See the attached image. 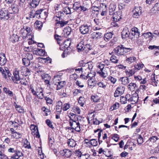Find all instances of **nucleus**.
<instances>
[{"label":"nucleus","mask_w":159,"mask_h":159,"mask_svg":"<svg viewBox=\"0 0 159 159\" xmlns=\"http://www.w3.org/2000/svg\"><path fill=\"white\" fill-rule=\"evenodd\" d=\"M30 15L32 18H36L38 19H44L45 20L48 16V13L43 9L35 11L32 10L30 12Z\"/></svg>","instance_id":"nucleus-1"},{"label":"nucleus","mask_w":159,"mask_h":159,"mask_svg":"<svg viewBox=\"0 0 159 159\" xmlns=\"http://www.w3.org/2000/svg\"><path fill=\"white\" fill-rule=\"evenodd\" d=\"M7 152L10 153H14L10 157L11 159H19L23 156V154L22 152L18 149L17 147L15 146L9 148Z\"/></svg>","instance_id":"nucleus-2"},{"label":"nucleus","mask_w":159,"mask_h":159,"mask_svg":"<svg viewBox=\"0 0 159 159\" xmlns=\"http://www.w3.org/2000/svg\"><path fill=\"white\" fill-rule=\"evenodd\" d=\"M107 11V8L106 4L101 3L100 4L99 7H95L93 8L92 12L95 13L97 15L100 12L101 15L104 16L106 14Z\"/></svg>","instance_id":"nucleus-3"},{"label":"nucleus","mask_w":159,"mask_h":159,"mask_svg":"<svg viewBox=\"0 0 159 159\" xmlns=\"http://www.w3.org/2000/svg\"><path fill=\"white\" fill-rule=\"evenodd\" d=\"M60 76L57 75H55L53 78V82L55 83V85L56 86V90H58L64 87L66 84L65 81H60Z\"/></svg>","instance_id":"nucleus-4"},{"label":"nucleus","mask_w":159,"mask_h":159,"mask_svg":"<svg viewBox=\"0 0 159 159\" xmlns=\"http://www.w3.org/2000/svg\"><path fill=\"white\" fill-rule=\"evenodd\" d=\"M14 14L12 12H8V10L4 8H2L0 11V18L6 20L12 19L13 17Z\"/></svg>","instance_id":"nucleus-5"},{"label":"nucleus","mask_w":159,"mask_h":159,"mask_svg":"<svg viewBox=\"0 0 159 159\" xmlns=\"http://www.w3.org/2000/svg\"><path fill=\"white\" fill-rule=\"evenodd\" d=\"M29 88L33 95L35 96L37 95L38 94L42 93L43 92L42 88L36 84L30 85Z\"/></svg>","instance_id":"nucleus-6"},{"label":"nucleus","mask_w":159,"mask_h":159,"mask_svg":"<svg viewBox=\"0 0 159 159\" xmlns=\"http://www.w3.org/2000/svg\"><path fill=\"white\" fill-rule=\"evenodd\" d=\"M69 124L71 127H73L75 129V131L80 133L81 131L80 125L78 120H74L70 117Z\"/></svg>","instance_id":"nucleus-7"},{"label":"nucleus","mask_w":159,"mask_h":159,"mask_svg":"<svg viewBox=\"0 0 159 159\" xmlns=\"http://www.w3.org/2000/svg\"><path fill=\"white\" fill-rule=\"evenodd\" d=\"M21 33L23 31V33H27L26 37L28 40H33L34 39L33 35L30 33L32 30L30 27L27 26L24 27L21 29Z\"/></svg>","instance_id":"nucleus-8"},{"label":"nucleus","mask_w":159,"mask_h":159,"mask_svg":"<svg viewBox=\"0 0 159 159\" xmlns=\"http://www.w3.org/2000/svg\"><path fill=\"white\" fill-rule=\"evenodd\" d=\"M13 76L11 77V79L14 84H18V81H20V77L19 75V71L16 69L13 72Z\"/></svg>","instance_id":"nucleus-9"},{"label":"nucleus","mask_w":159,"mask_h":159,"mask_svg":"<svg viewBox=\"0 0 159 159\" xmlns=\"http://www.w3.org/2000/svg\"><path fill=\"white\" fill-rule=\"evenodd\" d=\"M119 13V15L116 16L115 14V16L113 17L114 19L113 22L111 23V25L113 27H118L119 22V21L120 19H121V12L120 11H117V14Z\"/></svg>","instance_id":"nucleus-10"},{"label":"nucleus","mask_w":159,"mask_h":159,"mask_svg":"<svg viewBox=\"0 0 159 159\" xmlns=\"http://www.w3.org/2000/svg\"><path fill=\"white\" fill-rule=\"evenodd\" d=\"M123 49V45H120L114 48L111 53H114L118 56L123 55H124Z\"/></svg>","instance_id":"nucleus-11"},{"label":"nucleus","mask_w":159,"mask_h":159,"mask_svg":"<svg viewBox=\"0 0 159 159\" xmlns=\"http://www.w3.org/2000/svg\"><path fill=\"white\" fill-rule=\"evenodd\" d=\"M121 34L123 39H126L128 38L129 39H132V37L128 28H125L123 29Z\"/></svg>","instance_id":"nucleus-12"},{"label":"nucleus","mask_w":159,"mask_h":159,"mask_svg":"<svg viewBox=\"0 0 159 159\" xmlns=\"http://www.w3.org/2000/svg\"><path fill=\"white\" fill-rule=\"evenodd\" d=\"M57 43L60 46L65 49H66L70 45L71 43V40H57Z\"/></svg>","instance_id":"nucleus-13"},{"label":"nucleus","mask_w":159,"mask_h":159,"mask_svg":"<svg viewBox=\"0 0 159 159\" xmlns=\"http://www.w3.org/2000/svg\"><path fill=\"white\" fill-rule=\"evenodd\" d=\"M90 28V25L87 24H84L80 27V33L83 34L88 33Z\"/></svg>","instance_id":"nucleus-14"},{"label":"nucleus","mask_w":159,"mask_h":159,"mask_svg":"<svg viewBox=\"0 0 159 159\" xmlns=\"http://www.w3.org/2000/svg\"><path fill=\"white\" fill-rule=\"evenodd\" d=\"M30 128L32 131V134L34 135L35 137L39 138L40 137V135L37 126L34 125H30Z\"/></svg>","instance_id":"nucleus-15"},{"label":"nucleus","mask_w":159,"mask_h":159,"mask_svg":"<svg viewBox=\"0 0 159 159\" xmlns=\"http://www.w3.org/2000/svg\"><path fill=\"white\" fill-rule=\"evenodd\" d=\"M141 7H135L132 11L133 16L134 18H137L142 14Z\"/></svg>","instance_id":"nucleus-16"},{"label":"nucleus","mask_w":159,"mask_h":159,"mask_svg":"<svg viewBox=\"0 0 159 159\" xmlns=\"http://www.w3.org/2000/svg\"><path fill=\"white\" fill-rule=\"evenodd\" d=\"M11 123L14 125L15 128H17L20 126L21 125L23 124V121L22 119L18 118H15L14 121L11 120L10 121Z\"/></svg>","instance_id":"nucleus-17"},{"label":"nucleus","mask_w":159,"mask_h":159,"mask_svg":"<svg viewBox=\"0 0 159 159\" xmlns=\"http://www.w3.org/2000/svg\"><path fill=\"white\" fill-rule=\"evenodd\" d=\"M96 73L93 70L87 71V75H81L80 77L81 78L86 80L89 78H92L95 76Z\"/></svg>","instance_id":"nucleus-18"},{"label":"nucleus","mask_w":159,"mask_h":159,"mask_svg":"<svg viewBox=\"0 0 159 159\" xmlns=\"http://www.w3.org/2000/svg\"><path fill=\"white\" fill-rule=\"evenodd\" d=\"M20 71L23 75L27 76L30 75V70L26 66L21 67Z\"/></svg>","instance_id":"nucleus-19"},{"label":"nucleus","mask_w":159,"mask_h":159,"mask_svg":"<svg viewBox=\"0 0 159 159\" xmlns=\"http://www.w3.org/2000/svg\"><path fill=\"white\" fill-rule=\"evenodd\" d=\"M132 36V39L134 38L136 39L138 38L139 37V33L138 31V29L136 27H134L131 29V33Z\"/></svg>","instance_id":"nucleus-20"},{"label":"nucleus","mask_w":159,"mask_h":159,"mask_svg":"<svg viewBox=\"0 0 159 159\" xmlns=\"http://www.w3.org/2000/svg\"><path fill=\"white\" fill-rule=\"evenodd\" d=\"M124 91L123 87H118L114 93V96L115 97H118L123 93Z\"/></svg>","instance_id":"nucleus-21"},{"label":"nucleus","mask_w":159,"mask_h":159,"mask_svg":"<svg viewBox=\"0 0 159 159\" xmlns=\"http://www.w3.org/2000/svg\"><path fill=\"white\" fill-rule=\"evenodd\" d=\"M139 99L138 94L135 93L131 96V99H129V102H132L131 104H134L137 103Z\"/></svg>","instance_id":"nucleus-22"},{"label":"nucleus","mask_w":159,"mask_h":159,"mask_svg":"<svg viewBox=\"0 0 159 159\" xmlns=\"http://www.w3.org/2000/svg\"><path fill=\"white\" fill-rule=\"evenodd\" d=\"M142 36L143 37V39H148V40L154 39L156 38L155 36L152 35V33L150 32L144 33L143 34Z\"/></svg>","instance_id":"nucleus-23"},{"label":"nucleus","mask_w":159,"mask_h":159,"mask_svg":"<svg viewBox=\"0 0 159 159\" xmlns=\"http://www.w3.org/2000/svg\"><path fill=\"white\" fill-rule=\"evenodd\" d=\"M158 139V138L157 136H152L146 142V144L149 146H151L152 143H155Z\"/></svg>","instance_id":"nucleus-24"},{"label":"nucleus","mask_w":159,"mask_h":159,"mask_svg":"<svg viewBox=\"0 0 159 159\" xmlns=\"http://www.w3.org/2000/svg\"><path fill=\"white\" fill-rule=\"evenodd\" d=\"M7 59L4 53L1 52L0 53V65L3 66L5 65Z\"/></svg>","instance_id":"nucleus-25"},{"label":"nucleus","mask_w":159,"mask_h":159,"mask_svg":"<svg viewBox=\"0 0 159 159\" xmlns=\"http://www.w3.org/2000/svg\"><path fill=\"white\" fill-rule=\"evenodd\" d=\"M116 8V6L113 4H111L109 7V14L110 15H113V16H115V14L116 16L119 15V13L116 14L115 13V9ZM117 12H116L117 13Z\"/></svg>","instance_id":"nucleus-26"},{"label":"nucleus","mask_w":159,"mask_h":159,"mask_svg":"<svg viewBox=\"0 0 159 159\" xmlns=\"http://www.w3.org/2000/svg\"><path fill=\"white\" fill-rule=\"evenodd\" d=\"M102 37V34L99 32H94L91 34V38L93 39H100Z\"/></svg>","instance_id":"nucleus-27"},{"label":"nucleus","mask_w":159,"mask_h":159,"mask_svg":"<svg viewBox=\"0 0 159 159\" xmlns=\"http://www.w3.org/2000/svg\"><path fill=\"white\" fill-rule=\"evenodd\" d=\"M42 79L44 80V82L47 84H49L51 77L48 74H44L42 75Z\"/></svg>","instance_id":"nucleus-28"},{"label":"nucleus","mask_w":159,"mask_h":159,"mask_svg":"<svg viewBox=\"0 0 159 159\" xmlns=\"http://www.w3.org/2000/svg\"><path fill=\"white\" fill-rule=\"evenodd\" d=\"M136 72V71H135V69L133 68L130 70L129 69L128 70H126L125 71V73L127 77L132 76Z\"/></svg>","instance_id":"nucleus-29"},{"label":"nucleus","mask_w":159,"mask_h":159,"mask_svg":"<svg viewBox=\"0 0 159 159\" xmlns=\"http://www.w3.org/2000/svg\"><path fill=\"white\" fill-rule=\"evenodd\" d=\"M35 28L38 30H41L43 26V23L41 21L36 20L34 24Z\"/></svg>","instance_id":"nucleus-30"},{"label":"nucleus","mask_w":159,"mask_h":159,"mask_svg":"<svg viewBox=\"0 0 159 159\" xmlns=\"http://www.w3.org/2000/svg\"><path fill=\"white\" fill-rule=\"evenodd\" d=\"M67 143L69 147L71 148L75 147L76 144V142L72 139H68Z\"/></svg>","instance_id":"nucleus-31"},{"label":"nucleus","mask_w":159,"mask_h":159,"mask_svg":"<svg viewBox=\"0 0 159 159\" xmlns=\"http://www.w3.org/2000/svg\"><path fill=\"white\" fill-rule=\"evenodd\" d=\"M119 81L121 82V84L124 85H126L129 83V79L126 77H121L119 80Z\"/></svg>","instance_id":"nucleus-32"},{"label":"nucleus","mask_w":159,"mask_h":159,"mask_svg":"<svg viewBox=\"0 0 159 159\" xmlns=\"http://www.w3.org/2000/svg\"><path fill=\"white\" fill-rule=\"evenodd\" d=\"M64 37H67L70 34L71 31V29L70 27L67 26L63 30Z\"/></svg>","instance_id":"nucleus-33"},{"label":"nucleus","mask_w":159,"mask_h":159,"mask_svg":"<svg viewBox=\"0 0 159 159\" xmlns=\"http://www.w3.org/2000/svg\"><path fill=\"white\" fill-rule=\"evenodd\" d=\"M30 5L33 8L36 7L39 4L40 0H30Z\"/></svg>","instance_id":"nucleus-34"},{"label":"nucleus","mask_w":159,"mask_h":159,"mask_svg":"<svg viewBox=\"0 0 159 159\" xmlns=\"http://www.w3.org/2000/svg\"><path fill=\"white\" fill-rule=\"evenodd\" d=\"M62 152L61 154L66 157H69L71 155V152L69 149H63Z\"/></svg>","instance_id":"nucleus-35"},{"label":"nucleus","mask_w":159,"mask_h":159,"mask_svg":"<svg viewBox=\"0 0 159 159\" xmlns=\"http://www.w3.org/2000/svg\"><path fill=\"white\" fill-rule=\"evenodd\" d=\"M88 87L92 89L95 86L96 83L94 80L90 78L88 81Z\"/></svg>","instance_id":"nucleus-36"},{"label":"nucleus","mask_w":159,"mask_h":159,"mask_svg":"<svg viewBox=\"0 0 159 159\" xmlns=\"http://www.w3.org/2000/svg\"><path fill=\"white\" fill-rule=\"evenodd\" d=\"M93 21L97 25L95 28V30H99L102 28V26L101 25L99 19H94Z\"/></svg>","instance_id":"nucleus-37"},{"label":"nucleus","mask_w":159,"mask_h":159,"mask_svg":"<svg viewBox=\"0 0 159 159\" xmlns=\"http://www.w3.org/2000/svg\"><path fill=\"white\" fill-rule=\"evenodd\" d=\"M15 107L16 110L19 113L23 114L25 113L24 110L21 106L16 104Z\"/></svg>","instance_id":"nucleus-38"},{"label":"nucleus","mask_w":159,"mask_h":159,"mask_svg":"<svg viewBox=\"0 0 159 159\" xmlns=\"http://www.w3.org/2000/svg\"><path fill=\"white\" fill-rule=\"evenodd\" d=\"M62 103L61 101H58L57 105L56 106V111L58 112H61V111Z\"/></svg>","instance_id":"nucleus-39"},{"label":"nucleus","mask_w":159,"mask_h":159,"mask_svg":"<svg viewBox=\"0 0 159 159\" xmlns=\"http://www.w3.org/2000/svg\"><path fill=\"white\" fill-rule=\"evenodd\" d=\"M4 92L7 94L9 96L12 97L13 96V93L12 91H10L9 89L6 87H4L3 89Z\"/></svg>","instance_id":"nucleus-40"},{"label":"nucleus","mask_w":159,"mask_h":159,"mask_svg":"<svg viewBox=\"0 0 159 159\" xmlns=\"http://www.w3.org/2000/svg\"><path fill=\"white\" fill-rule=\"evenodd\" d=\"M78 102L81 107H84V106L85 102V98L83 97H80L79 98Z\"/></svg>","instance_id":"nucleus-41"},{"label":"nucleus","mask_w":159,"mask_h":159,"mask_svg":"<svg viewBox=\"0 0 159 159\" xmlns=\"http://www.w3.org/2000/svg\"><path fill=\"white\" fill-rule=\"evenodd\" d=\"M0 71L2 73L3 77L5 79H7V72H9V70H4L2 67H0Z\"/></svg>","instance_id":"nucleus-42"},{"label":"nucleus","mask_w":159,"mask_h":159,"mask_svg":"<svg viewBox=\"0 0 159 159\" xmlns=\"http://www.w3.org/2000/svg\"><path fill=\"white\" fill-rule=\"evenodd\" d=\"M54 139L52 134H49L48 136V143L49 146H52L54 142Z\"/></svg>","instance_id":"nucleus-43"},{"label":"nucleus","mask_w":159,"mask_h":159,"mask_svg":"<svg viewBox=\"0 0 159 159\" xmlns=\"http://www.w3.org/2000/svg\"><path fill=\"white\" fill-rule=\"evenodd\" d=\"M136 86V84L134 83H130L128 86V88L131 91H134Z\"/></svg>","instance_id":"nucleus-44"},{"label":"nucleus","mask_w":159,"mask_h":159,"mask_svg":"<svg viewBox=\"0 0 159 159\" xmlns=\"http://www.w3.org/2000/svg\"><path fill=\"white\" fill-rule=\"evenodd\" d=\"M72 111L75 114H80L81 110L77 106H74L73 107Z\"/></svg>","instance_id":"nucleus-45"},{"label":"nucleus","mask_w":159,"mask_h":159,"mask_svg":"<svg viewBox=\"0 0 159 159\" xmlns=\"http://www.w3.org/2000/svg\"><path fill=\"white\" fill-rule=\"evenodd\" d=\"M136 60V58L134 57H127L126 62L129 64H130L134 61H135Z\"/></svg>","instance_id":"nucleus-46"},{"label":"nucleus","mask_w":159,"mask_h":159,"mask_svg":"<svg viewBox=\"0 0 159 159\" xmlns=\"http://www.w3.org/2000/svg\"><path fill=\"white\" fill-rule=\"evenodd\" d=\"M22 134L19 132H16L13 135H11V137L12 138H15L18 139L21 138Z\"/></svg>","instance_id":"nucleus-47"},{"label":"nucleus","mask_w":159,"mask_h":159,"mask_svg":"<svg viewBox=\"0 0 159 159\" xmlns=\"http://www.w3.org/2000/svg\"><path fill=\"white\" fill-rule=\"evenodd\" d=\"M70 107V104L69 103H66L62 105L63 111H66Z\"/></svg>","instance_id":"nucleus-48"},{"label":"nucleus","mask_w":159,"mask_h":159,"mask_svg":"<svg viewBox=\"0 0 159 159\" xmlns=\"http://www.w3.org/2000/svg\"><path fill=\"white\" fill-rule=\"evenodd\" d=\"M56 20L57 21V22H56V24H59L61 27L64 26L66 25L68 23V21H65L63 20L60 21V20L58 19Z\"/></svg>","instance_id":"nucleus-49"},{"label":"nucleus","mask_w":159,"mask_h":159,"mask_svg":"<svg viewBox=\"0 0 159 159\" xmlns=\"http://www.w3.org/2000/svg\"><path fill=\"white\" fill-rule=\"evenodd\" d=\"M62 11L64 14L66 15L70 14L71 13L70 7H66L63 8Z\"/></svg>","instance_id":"nucleus-50"},{"label":"nucleus","mask_w":159,"mask_h":159,"mask_svg":"<svg viewBox=\"0 0 159 159\" xmlns=\"http://www.w3.org/2000/svg\"><path fill=\"white\" fill-rule=\"evenodd\" d=\"M19 81V83L21 85H23L25 86H26L28 85V81L25 78H20Z\"/></svg>","instance_id":"nucleus-51"},{"label":"nucleus","mask_w":159,"mask_h":159,"mask_svg":"<svg viewBox=\"0 0 159 159\" xmlns=\"http://www.w3.org/2000/svg\"><path fill=\"white\" fill-rule=\"evenodd\" d=\"M42 110L45 112V114L44 116H47L50 115L51 113L50 110L47 109L45 107H43L42 108Z\"/></svg>","instance_id":"nucleus-52"},{"label":"nucleus","mask_w":159,"mask_h":159,"mask_svg":"<svg viewBox=\"0 0 159 159\" xmlns=\"http://www.w3.org/2000/svg\"><path fill=\"white\" fill-rule=\"evenodd\" d=\"M64 13L63 12L61 11H59L58 12L57 16L56 17H54V19H55L56 18H58L59 20H60L61 19H62V18L64 16Z\"/></svg>","instance_id":"nucleus-53"},{"label":"nucleus","mask_w":159,"mask_h":159,"mask_svg":"<svg viewBox=\"0 0 159 159\" xmlns=\"http://www.w3.org/2000/svg\"><path fill=\"white\" fill-rule=\"evenodd\" d=\"M144 66V65L143 64H138L135 65L134 68L133 69H135V71H137V70H140L141 68H143Z\"/></svg>","instance_id":"nucleus-54"},{"label":"nucleus","mask_w":159,"mask_h":159,"mask_svg":"<svg viewBox=\"0 0 159 159\" xmlns=\"http://www.w3.org/2000/svg\"><path fill=\"white\" fill-rule=\"evenodd\" d=\"M110 60L112 62L114 63H117L118 61L117 57L113 55L111 57Z\"/></svg>","instance_id":"nucleus-55"},{"label":"nucleus","mask_w":159,"mask_h":159,"mask_svg":"<svg viewBox=\"0 0 159 159\" xmlns=\"http://www.w3.org/2000/svg\"><path fill=\"white\" fill-rule=\"evenodd\" d=\"M83 43L82 41H81L77 45V48L79 52L81 51L83 49L84 46V45L83 44Z\"/></svg>","instance_id":"nucleus-56"},{"label":"nucleus","mask_w":159,"mask_h":159,"mask_svg":"<svg viewBox=\"0 0 159 159\" xmlns=\"http://www.w3.org/2000/svg\"><path fill=\"white\" fill-rule=\"evenodd\" d=\"M23 63L24 65L26 66H28L30 65V60L27 58H23L22 59Z\"/></svg>","instance_id":"nucleus-57"},{"label":"nucleus","mask_w":159,"mask_h":159,"mask_svg":"<svg viewBox=\"0 0 159 159\" xmlns=\"http://www.w3.org/2000/svg\"><path fill=\"white\" fill-rule=\"evenodd\" d=\"M86 66L87 67V68L85 69V71H91L93 68V66L92 63H88L86 64Z\"/></svg>","instance_id":"nucleus-58"},{"label":"nucleus","mask_w":159,"mask_h":159,"mask_svg":"<svg viewBox=\"0 0 159 159\" xmlns=\"http://www.w3.org/2000/svg\"><path fill=\"white\" fill-rule=\"evenodd\" d=\"M24 146L25 148L28 149L31 148L30 143L27 139H25L24 141Z\"/></svg>","instance_id":"nucleus-59"},{"label":"nucleus","mask_w":159,"mask_h":159,"mask_svg":"<svg viewBox=\"0 0 159 159\" xmlns=\"http://www.w3.org/2000/svg\"><path fill=\"white\" fill-rule=\"evenodd\" d=\"M79 155L78 156L79 157V159H87L88 155L87 154L84 155L82 154V153L81 152H79Z\"/></svg>","instance_id":"nucleus-60"},{"label":"nucleus","mask_w":159,"mask_h":159,"mask_svg":"<svg viewBox=\"0 0 159 159\" xmlns=\"http://www.w3.org/2000/svg\"><path fill=\"white\" fill-rule=\"evenodd\" d=\"M113 35L111 32L105 34L104 37L107 40H108L111 38Z\"/></svg>","instance_id":"nucleus-61"},{"label":"nucleus","mask_w":159,"mask_h":159,"mask_svg":"<svg viewBox=\"0 0 159 159\" xmlns=\"http://www.w3.org/2000/svg\"><path fill=\"white\" fill-rule=\"evenodd\" d=\"M46 123L47 125L50 128L53 129L54 128L52 122L49 119H47L46 120Z\"/></svg>","instance_id":"nucleus-62"},{"label":"nucleus","mask_w":159,"mask_h":159,"mask_svg":"<svg viewBox=\"0 0 159 159\" xmlns=\"http://www.w3.org/2000/svg\"><path fill=\"white\" fill-rule=\"evenodd\" d=\"M119 135L116 134H113L111 137V139L116 142H117L119 140Z\"/></svg>","instance_id":"nucleus-63"},{"label":"nucleus","mask_w":159,"mask_h":159,"mask_svg":"<svg viewBox=\"0 0 159 159\" xmlns=\"http://www.w3.org/2000/svg\"><path fill=\"white\" fill-rule=\"evenodd\" d=\"M12 10L13 11L14 13H16L19 11V9L18 7L17 6H12L11 7Z\"/></svg>","instance_id":"nucleus-64"}]
</instances>
